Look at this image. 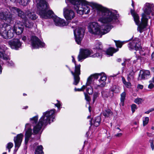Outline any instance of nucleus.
<instances>
[{"label":"nucleus","mask_w":154,"mask_h":154,"mask_svg":"<svg viewBox=\"0 0 154 154\" xmlns=\"http://www.w3.org/2000/svg\"><path fill=\"white\" fill-rule=\"evenodd\" d=\"M122 135V133H118L116 134H115V136L117 137H121Z\"/></svg>","instance_id":"603ef678"},{"label":"nucleus","mask_w":154,"mask_h":154,"mask_svg":"<svg viewBox=\"0 0 154 154\" xmlns=\"http://www.w3.org/2000/svg\"><path fill=\"white\" fill-rule=\"evenodd\" d=\"M143 101V99L140 98H137L135 99L134 102L138 104H141L142 102Z\"/></svg>","instance_id":"f704fd0d"},{"label":"nucleus","mask_w":154,"mask_h":154,"mask_svg":"<svg viewBox=\"0 0 154 154\" xmlns=\"http://www.w3.org/2000/svg\"><path fill=\"white\" fill-rule=\"evenodd\" d=\"M55 109H52L47 111L43 113V115L39 119L38 123L34 126L33 128V133L34 134L39 133L42 126H46L48 124H50L55 119Z\"/></svg>","instance_id":"20e7f679"},{"label":"nucleus","mask_w":154,"mask_h":154,"mask_svg":"<svg viewBox=\"0 0 154 154\" xmlns=\"http://www.w3.org/2000/svg\"><path fill=\"white\" fill-rule=\"evenodd\" d=\"M23 25L26 27L30 28L33 26V23L30 20H28L27 18V19L23 21V23H21Z\"/></svg>","instance_id":"5701e85b"},{"label":"nucleus","mask_w":154,"mask_h":154,"mask_svg":"<svg viewBox=\"0 0 154 154\" xmlns=\"http://www.w3.org/2000/svg\"><path fill=\"white\" fill-rule=\"evenodd\" d=\"M101 94L104 98H107L109 96V91L103 90L101 92Z\"/></svg>","instance_id":"2f4dec72"},{"label":"nucleus","mask_w":154,"mask_h":154,"mask_svg":"<svg viewBox=\"0 0 154 154\" xmlns=\"http://www.w3.org/2000/svg\"><path fill=\"white\" fill-rule=\"evenodd\" d=\"M151 70L152 72H154V67L151 68Z\"/></svg>","instance_id":"774afa93"},{"label":"nucleus","mask_w":154,"mask_h":154,"mask_svg":"<svg viewBox=\"0 0 154 154\" xmlns=\"http://www.w3.org/2000/svg\"><path fill=\"white\" fill-rule=\"evenodd\" d=\"M14 30L13 27L7 23L0 25V35L5 39L13 38L15 34Z\"/></svg>","instance_id":"423d86ee"},{"label":"nucleus","mask_w":154,"mask_h":154,"mask_svg":"<svg viewBox=\"0 0 154 154\" xmlns=\"http://www.w3.org/2000/svg\"><path fill=\"white\" fill-rule=\"evenodd\" d=\"M63 14L64 17L67 20H72L75 16L74 12L68 7L64 8Z\"/></svg>","instance_id":"ddd939ff"},{"label":"nucleus","mask_w":154,"mask_h":154,"mask_svg":"<svg viewBox=\"0 0 154 154\" xmlns=\"http://www.w3.org/2000/svg\"><path fill=\"white\" fill-rule=\"evenodd\" d=\"M92 120H91L90 121V124L91 125V126L92 125H93L95 127H98L100 124L101 118L100 116H98L96 117L95 119L93 120V122H92Z\"/></svg>","instance_id":"412c9836"},{"label":"nucleus","mask_w":154,"mask_h":154,"mask_svg":"<svg viewBox=\"0 0 154 154\" xmlns=\"http://www.w3.org/2000/svg\"><path fill=\"white\" fill-rule=\"evenodd\" d=\"M31 125L29 123H27L25 125V130H27L25 134V144H27L29 138L32 135V129L31 128Z\"/></svg>","instance_id":"dca6fc26"},{"label":"nucleus","mask_w":154,"mask_h":154,"mask_svg":"<svg viewBox=\"0 0 154 154\" xmlns=\"http://www.w3.org/2000/svg\"><path fill=\"white\" fill-rule=\"evenodd\" d=\"M6 10L5 9L3 11L0 13V19L10 22L11 20L12 15L9 12H7Z\"/></svg>","instance_id":"f3484780"},{"label":"nucleus","mask_w":154,"mask_h":154,"mask_svg":"<svg viewBox=\"0 0 154 154\" xmlns=\"http://www.w3.org/2000/svg\"><path fill=\"white\" fill-rule=\"evenodd\" d=\"M126 93L125 92L122 93L121 94L120 100L121 102L119 105L120 106H123L124 105V101L125 99Z\"/></svg>","instance_id":"c756f323"},{"label":"nucleus","mask_w":154,"mask_h":154,"mask_svg":"<svg viewBox=\"0 0 154 154\" xmlns=\"http://www.w3.org/2000/svg\"><path fill=\"white\" fill-rule=\"evenodd\" d=\"M22 39L24 42H25L26 41L27 39V37L25 36H23V37H22Z\"/></svg>","instance_id":"5fc2aeb1"},{"label":"nucleus","mask_w":154,"mask_h":154,"mask_svg":"<svg viewBox=\"0 0 154 154\" xmlns=\"http://www.w3.org/2000/svg\"><path fill=\"white\" fill-rule=\"evenodd\" d=\"M86 92L89 94H92L93 92L92 87L87 88Z\"/></svg>","instance_id":"58836bf2"},{"label":"nucleus","mask_w":154,"mask_h":154,"mask_svg":"<svg viewBox=\"0 0 154 154\" xmlns=\"http://www.w3.org/2000/svg\"><path fill=\"white\" fill-rule=\"evenodd\" d=\"M122 82H123V83L125 84V83H126V81L125 80V78L123 77H122Z\"/></svg>","instance_id":"13d9d810"},{"label":"nucleus","mask_w":154,"mask_h":154,"mask_svg":"<svg viewBox=\"0 0 154 154\" xmlns=\"http://www.w3.org/2000/svg\"><path fill=\"white\" fill-rule=\"evenodd\" d=\"M140 39L137 38H135L128 44V46L130 50H135L137 51L140 48Z\"/></svg>","instance_id":"f8f14e48"},{"label":"nucleus","mask_w":154,"mask_h":154,"mask_svg":"<svg viewBox=\"0 0 154 154\" xmlns=\"http://www.w3.org/2000/svg\"><path fill=\"white\" fill-rule=\"evenodd\" d=\"M72 62L74 63L75 64V68L73 70H71L69 68V69L73 76V84L74 85H76L79 83L80 80L79 75L81 74V65L80 64L77 65L73 56H72Z\"/></svg>","instance_id":"0eeeda50"},{"label":"nucleus","mask_w":154,"mask_h":154,"mask_svg":"<svg viewBox=\"0 0 154 154\" xmlns=\"http://www.w3.org/2000/svg\"><path fill=\"white\" fill-rule=\"evenodd\" d=\"M117 61L118 62H120L121 61V59H118L117 60Z\"/></svg>","instance_id":"69168bd1"},{"label":"nucleus","mask_w":154,"mask_h":154,"mask_svg":"<svg viewBox=\"0 0 154 154\" xmlns=\"http://www.w3.org/2000/svg\"><path fill=\"white\" fill-rule=\"evenodd\" d=\"M37 3V13L40 15L42 19H47L53 17L55 25L58 26H64L68 24V23L64 20L55 16L54 17V13L51 10L47 11L49 8L47 0H35Z\"/></svg>","instance_id":"f03ea898"},{"label":"nucleus","mask_w":154,"mask_h":154,"mask_svg":"<svg viewBox=\"0 0 154 154\" xmlns=\"http://www.w3.org/2000/svg\"><path fill=\"white\" fill-rule=\"evenodd\" d=\"M138 88L140 89H142L143 88V86L140 85H138L137 86Z\"/></svg>","instance_id":"4d7b16f0"},{"label":"nucleus","mask_w":154,"mask_h":154,"mask_svg":"<svg viewBox=\"0 0 154 154\" xmlns=\"http://www.w3.org/2000/svg\"><path fill=\"white\" fill-rule=\"evenodd\" d=\"M116 43L117 46L120 48L122 47L123 44L122 43L120 42H116Z\"/></svg>","instance_id":"c03bdc74"},{"label":"nucleus","mask_w":154,"mask_h":154,"mask_svg":"<svg viewBox=\"0 0 154 154\" xmlns=\"http://www.w3.org/2000/svg\"><path fill=\"white\" fill-rule=\"evenodd\" d=\"M101 74L96 73L90 76L87 79V84L90 85L92 83L94 79H97L100 77V75H101Z\"/></svg>","instance_id":"4be33fe9"},{"label":"nucleus","mask_w":154,"mask_h":154,"mask_svg":"<svg viewBox=\"0 0 154 154\" xmlns=\"http://www.w3.org/2000/svg\"><path fill=\"white\" fill-rule=\"evenodd\" d=\"M151 77L150 72L148 70H141L138 78V80L147 79Z\"/></svg>","instance_id":"2eb2a0df"},{"label":"nucleus","mask_w":154,"mask_h":154,"mask_svg":"<svg viewBox=\"0 0 154 154\" xmlns=\"http://www.w3.org/2000/svg\"><path fill=\"white\" fill-rule=\"evenodd\" d=\"M66 2L71 3L73 5L72 8H74L77 14L80 15L88 14L90 12L88 2L85 0H66Z\"/></svg>","instance_id":"39448f33"},{"label":"nucleus","mask_w":154,"mask_h":154,"mask_svg":"<svg viewBox=\"0 0 154 154\" xmlns=\"http://www.w3.org/2000/svg\"><path fill=\"white\" fill-rule=\"evenodd\" d=\"M151 58L152 60H154V52H153L152 54Z\"/></svg>","instance_id":"bf43d9fd"},{"label":"nucleus","mask_w":154,"mask_h":154,"mask_svg":"<svg viewBox=\"0 0 154 154\" xmlns=\"http://www.w3.org/2000/svg\"><path fill=\"white\" fill-rule=\"evenodd\" d=\"M100 84H99L98 82H97V84H93V85L92 87H93L95 89H97L99 87H102L101 86H100Z\"/></svg>","instance_id":"a19ab883"},{"label":"nucleus","mask_w":154,"mask_h":154,"mask_svg":"<svg viewBox=\"0 0 154 154\" xmlns=\"http://www.w3.org/2000/svg\"><path fill=\"white\" fill-rule=\"evenodd\" d=\"M149 119L148 117H145L143 120V125L144 126L147 124L149 122Z\"/></svg>","instance_id":"c9c22d12"},{"label":"nucleus","mask_w":154,"mask_h":154,"mask_svg":"<svg viewBox=\"0 0 154 154\" xmlns=\"http://www.w3.org/2000/svg\"><path fill=\"white\" fill-rule=\"evenodd\" d=\"M153 82V83H154V77L152 78V80L151 81H150V82Z\"/></svg>","instance_id":"0e129e2a"},{"label":"nucleus","mask_w":154,"mask_h":154,"mask_svg":"<svg viewBox=\"0 0 154 154\" xmlns=\"http://www.w3.org/2000/svg\"><path fill=\"white\" fill-rule=\"evenodd\" d=\"M23 135L22 134H18L16 137L14 138V141L15 143L16 147L18 148L20 145L22 140Z\"/></svg>","instance_id":"6ab92c4d"},{"label":"nucleus","mask_w":154,"mask_h":154,"mask_svg":"<svg viewBox=\"0 0 154 154\" xmlns=\"http://www.w3.org/2000/svg\"><path fill=\"white\" fill-rule=\"evenodd\" d=\"M103 115L106 117L110 118L113 116V112L109 109H106L103 111Z\"/></svg>","instance_id":"393cba45"},{"label":"nucleus","mask_w":154,"mask_h":154,"mask_svg":"<svg viewBox=\"0 0 154 154\" xmlns=\"http://www.w3.org/2000/svg\"><path fill=\"white\" fill-rule=\"evenodd\" d=\"M30 41L32 46L33 48H38L39 47H43L45 46V44L41 41L36 36H32Z\"/></svg>","instance_id":"9b49d317"},{"label":"nucleus","mask_w":154,"mask_h":154,"mask_svg":"<svg viewBox=\"0 0 154 154\" xmlns=\"http://www.w3.org/2000/svg\"><path fill=\"white\" fill-rule=\"evenodd\" d=\"M92 53V51L89 49H81L78 57V61H80L84 59L89 57H97L100 58H101L102 57L101 54L99 53H96L91 56Z\"/></svg>","instance_id":"6e6552de"},{"label":"nucleus","mask_w":154,"mask_h":154,"mask_svg":"<svg viewBox=\"0 0 154 154\" xmlns=\"http://www.w3.org/2000/svg\"><path fill=\"white\" fill-rule=\"evenodd\" d=\"M139 51V53H140V55L146 56V53L145 52H144V50L141 48L140 47V48L139 50H138L137 51Z\"/></svg>","instance_id":"4c0bfd02"},{"label":"nucleus","mask_w":154,"mask_h":154,"mask_svg":"<svg viewBox=\"0 0 154 154\" xmlns=\"http://www.w3.org/2000/svg\"><path fill=\"white\" fill-rule=\"evenodd\" d=\"M149 111H150V112H151L152 111H153L154 110V108H152L149 109Z\"/></svg>","instance_id":"680f3d73"},{"label":"nucleus","mask_w":154,"mask_h":154,"mask_svg":"<svg viewBox=\"0 0 154 154\" xmlns=\"http://www.w3.org/2000/svg\"><path fill=\"white\" fill-rule=\"evenodd\" d=\"M131 110L133 113L134 112L135 110L137 109V106L134 104H132L131 106Z\"/></svg>","instance_id":"ea45409f"},{"label":"nucleus","mask_w":154,"mask_h":154,"mask_svg":"<svg viewBox=\"0 0 154 154\" xmlns=\"http://www.w3.org/2000/svg\"><path fill=\"white\" fill-rule=\"evenodd\" d=\"M94 49L96 51L97 53L100 52L102 51L103 46L102 44L100 42H97L95 45V47Z\"/></svg>","instance_id":"a878e982"},{"label":"nucleus","mask_w":154,"mask_h":154,"mask_svg":"<svg viewBox=\"0 0 154 154\" xmlns=\"http://www.w3.org/2000/svg\"><path fill=\"white\" fill-rule=\"evenodd\" d=\"M26 13L27 16L29 19L32 20H35L38 18V16L34 12H32L29 11Z\"/></svg>","instance_id":"bb28decb"},{"label":"nucleus","mask_w":154,"mask_h":154,"mask_svg":"<svg viewBox=\"0 0 154 154\" xmlns=\"http://www.w3.org/2000/svg\"><path fill=\"white\" fill-rule=\"evenodd\" d=\"M93 5L100 16L98 21L103 24L102 29L100 30L97 22H91L89 24L88 31L92 34L101 35L108 32L113 27L112 25L117 22L119 15L116 10L108 9L96 3H94Z\"/></svg>","instance_id":"f257e3e1"},{"label":"nucleus","mask_w":154,"mask_h":154,"mask_svg":"<svg viewBox=\"0 0 154 154\" xmlns=\"http://www.w3.org/2000/svg\"><path fill=\"white\" fill-rule=\"evenodd\" d=\"M150 146L152 150H153L154 149V146L153 144V142L152 141H151L150 142Z\"/></svg>","instance_id":"3c124183"},{"label":"nucleus","mask_w":154,"mask_h":154,"mask_svg":"<svg viewBox=\"0 0 154 154\" xmlns=\"http://www.w3.org/2000/svg\"><path fill=\"white\" fill-rule=\"evenodd\" d=\"M10 10L11 13H17L19 9L16 7H9L8 8Z\"/></svg>","instance_id":"72a5a7b5"},{"label":"nucleus","mask_w":154,"mask_h":154,"mask_svg":"<svg viewBox=\"0 0 154 154\" xmlns=\"http://www.w3.org/2000/svg\"><path fill=\"white\" fill-rule=\"evenodd\" d=\"M19 21L17 23V26H13V28L14 29V33H16L17 35H20L21 34L23 31V26L22 24L21 23L20 24Z\"/></svg>","instance_id":"a211bd4d"},{"label":"nucleus","mask_w":154,"mask_h":154,"mask_svg":"<svg viewBox=\"0 0 154 154\" xmlns=\"http://www.w3.org/2000/svg\"><path fill=\"white\" fill-rule=\"evenodd\" d=\"M153 11H154V5L153 4L146 3L144 5L143 13L142 14L141 23L139 25L140 22L139 17L137 14L135 13H131L134 19V20L137 25H138L137 30L141 33L143 32L147 26L148 20L150 17L149 15Z\"/></svg>","instance_id":"7ed1b4c3"},{"label":"nucleus","mask_w":154,"mask_h":154,"mask_svg":"<svg viewBox=\"0 0 154 154\" xmlns=\"http://www.w3.org/2000/svg\"><path fill=\"white\" fill-rule=\"evenodd\" d=\"M17 13L18 16L22 19V21L27 19V17H26V14L21 10L19 9Z\"/></svg>","instance_id":"c85d7f7f"},{"label":"nucleus","mask_w":154,"mask_h":154,"mask_svg":"<svg viewBox=\"0 0 154 154\" xmlns=\"http://www.w3.org/2000/svg\"><path fill=\"white\" fill-rule=\"evenodd\" d=\"M74 89H75V91H82V90L81 88H75Z\"/></svg>","instance_id":"6e6d98bb"},{"label":"nucleus","mask_w":154,"mask_h":154,"mask_svg":"<svg viewBox=\"0 0 154 154\" xmlns=\"http://www.w3.org/2000/svg\"><path fill=\"white\" fill-rule=\"evenodd\" d=\"M99 78L100 79L98 80L97 82L100 84V86L102 87H103L106 84V81L107 78L106 75L104 73H102L101 75H100Z\"/></svg>","instance_id":"aec40b11"},{"label":"nucleus","mask_w":154,"mask_h":154,"mask_svg":"<svg viewBox=\"0 0 154 154\" xmlns=\"http://www.w3.org/2000/svg\"><path fill=\"white\" fill-rule=\"evenodd\" d=\"M13 146V144L12 143L10 142L8 143L6 146V148L8 150V152H10V149Z\"/></svg>","instance_id":"e433bc0d"},{"label":"nucleus","mask_w":154,"mask_h":154,"mask_svg":"<svg viewBox=\"0 0 154 154\" xmlns=\"http://www.w3.org/2000/svg\"><path fill=\"white\" fill-rule=\"evenodd\" d=\"M84 30L82 28H78L74 31L75 40L78 44H80L81 40L84 37Z\"/></svg>","instance_id":"9d476101"},{"label":"nucleus","mask_w":154,"mask_h":154,"mask_svg":"<svg viewBox=\"0 0 154 154\" xmlns=\"http://www.w3.org/2000/svg\"><path fill=\"white\" fill-rule=\"evenodd\" d=\"M88 85V84H87V82L86 83V85H83L82 86V87L81 88L82 91H84V89L86 88H87V86L88 85Z\"/></svg>","instance_id":"09e8293b"},{"label":"nucleus","mask_w":154,"mask_h":154,"mask_svg":"<svg viewBox=\"0 0 154 154\" xmlns=\"http://www.w3.org/2000/svg\"><path fill=\"white\" fill-rule=\"evenodd\" d=\"M38 118V116L37 115L32 118L30 119L31 123L33 125L37 123Z\"/></svg>","instance_id":"473e14b6"},{"label":"nucleus","mask_w":154,"mask_h":154,"mask_svg":"<svg viewBox=\"0 0 154 154\" xmlns=\"http://www.w3.org/2000/svg\"><path fill=\"white\" fill-rule=\"evenodd\" d=\"M146 134H147V135L148 136H150V133H148V132H147V133H146Z\"/></svg>","instance_id":"338daca9"},{"label":"nucleus","mask_w":154,"mask_h":154,"mask_svg":"<svg viewBox=\"0 0 154 154\" xmlns=\"http://www.w3.org/2000/svg\"><path fill=\"white\" fill-rule=\"evenodd\" d=\"M154 85L152 83H150L149 84V85L148 88L150 89H152L154 87Z\"/></svg>","instance_id":"8fccbe9b"},{"label":"nucleus","mask_w":154,"mask_h":154,"mask_svg":"<svg viewBox=\"0 0 154 154\" xmlns=\"http://www.w3.org/2000/svg\"><path fill=\"white\" fill-rule=\"evenodd\" d=\"M8 44L12 49L16 50L20 48L22 45V43L20 40L17 38L9 40L8 42Z\"/></svg>","instance_id":"4468645a"},{"label":"nucleus","mask_w":154,"mask_h":154,"mask_svg":"<svg viewBox=\"0 0 154 154\" xmlns=\"http://www.w3.org/2000/svg\"><path fill=\"white\" fill-rule=\"evenodd\" d=\"M10 1L13 2L15 3L17 2L19 3L20 5L25 6L28 4L29 2V0H10ZM34 2H35L36 3L35 0H33Z\"/></svg>","instance_id":"b1692460"},{"label":"nucleus","mask_w":154,"mask_h":154,"mask_svg":"<svg viewBox=\"0 0 154 154\" xmlns=\"http://www.w3.org/2000/svg\"><path fill=\"white\" fill-rule=\"evenodd\" d=\"M57 103L55 104V106L57 107L58 108H59L61 106V103L58 100H57Z\"/></svg>","instance_id":"a18cd8bd"},{"label":"nucleus","mask_w":154,"mask_h":154,"mask_svg":"<svg viewBox=\"0 0 154 154\" xmlns=\"http://www.w3.org/2000/svg\"><path fill=\"white\" fill-rule=\"evenodd\" d=\"M150 111H149V109L148 110V111H146L145 112V113L146 114H149V112H150Z\"/></svg>","instance_id":"e2e57ef3"},{"label":"nucleus","mask_w":154,"mask_h":154,"mask_svg":"<svg viewBox=\"0 0 154 154\" xmlns=\"http://www.w3.org/2000/svg\"><path fill=\"white\" fill-rule=\"evenodd\" d=\"M84 94H85V99L86 100L89 101L90 100V97L87 94H86L85 92L84 93Z\"/></svg>","instance_id":"de8ad7c7"},{"label":"nucleus","mask_w":154,"mask_h":154,"mask_svg":"<svg viewBox=\"0 0 154 154\" xmlns=\"http://www.w3.org/2000/svg\"><path fill=\"white\" fill-rule=\"evenodd\" d=\"M133 73H131V72L129 73V74L128 75V81H130L131 80V79H133Z\"/></svg>","instance_id":"79ce46f5"},{"label":"nucleus","mask_w":154,"mask_h":154,"mask_svg":"<svg viewBox=\"0 0 154 154\" xmlns=\"http://www.w3.org/2000/svg\"><path fill=\"white\" fill-rule=\"evenodd\" d=\"M43 149V147L42 146H38L35 149V154H44Z\"/></svg>","instance_id":"7c9ffc66"},{"label":"nucleus","mask_w":154,"mask_h":154,"mask_svg":"<svg viewBox=\"0 0 154 154\" xmlns=\"http://www.w3.org/2000/svg\"><path fill=\"white\" fill-rule=\"evenodd\" d=\"M2 66L0 65V74L2 73Z\"/></svg>","instance_id":"052dcab7"},{"label":"nucleus","mask_w":154,"mask_h":154,"mask_svg":"<svg viewBox=\"0 0 154 154\" xmlns=\"http://www.w3.org/2000/svg\"><path fill=\"white\" fill-rule=\"evenodd\" d=\"M114 130L115 132L117 131L118 132L121 131L120 129L119 128H115Z\"/></svg>","instance_id":"864d4df0"},{"label":"nucleus","mask_w":154,"mask_h":154,"mask_svg":"<svg viewBox=\"0 0 154 154\" xmlns=\"http://www.w3.org/2000/svg\"><path fill=\"white\" fill-rule=\"evenodd\" d=\"M124 85L128 88L131 87V83L129 82H126V83H125Z\"/></svg>","instance_id":"49530a36"},{"label":"nucleus","mask_w":154,"mask_h":154,"mask_svg":"<svg viewBox=\"0 0 154 154\" xmlns=\"http://www.w3.org/2000/svg\"><path fill=\"white\" fill-rule=\"evenodd\" d=\"M7 48L5 45L0 46V57L5 61V64L9 66H13L14 64L10 60L9 55L6 54V51Z\"/></svg>","instance_id":"1a4fd4ad"},{"label":"nucleus","mask_w":154,"mask_h":154,"mask_svg":"<svg viewBox=\"0 0 154 154\" xmlns=\"http://www.w3.org/2000/svg\"><path fill=\"white\" fill-rule=\"evenodd\" d=\"M118 51V49H115L112 48H109L106 51V54L109 56H112L113 54Z\"/></svg>","instance_id":"cd10ccee"},{"label":"nucleus","mask_w":154,"mask_h":154,"mask_svg":"<svg viewBox=\"0 0 154 154\" xmlns=\"http://www.w3.org/2000/svg\"><path fill=\"white\" fill-rule=\"evenodd\" d=\"M98 96V93L95 92L93 94V101H95L97 97Z\"/></svg>","instance_id":"37998d69"}]
</instances>
